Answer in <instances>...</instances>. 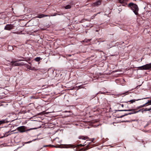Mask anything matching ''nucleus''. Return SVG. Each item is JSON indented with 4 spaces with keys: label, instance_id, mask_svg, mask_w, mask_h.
<instances>
[{
    "label": "nucleus",
    "instance_id": "obj_1",
    "mask_svg": "<svg viewBox=\"0 0 151 151\" xmlns=\"http://www.w3.org/2000/svg\"><path fill=\"white\" fill-rule=\"evenodd\" d=\"M127 6L129 8L131 9L135 14L136 15H138L139 8L136 4L133 3H130L127 5Z\"/></svg>",
    "mask_w": 151,
    "mask_h": 151
},
{
    "label": "nucleus",
    "instance_id": "obj_2",
    "mask_svg": "<svg viewBox=\"0 0 151 151\" xmlns=\"http://www.w3.org/2000/svg\"><path fill=\"white\" fill-rule=\"evenodd\" d=\"M141 110H139L138 111H136L135 109H124V110H119V111H129V112H128L127 113H126L124 114L123 115L121 116H120L121 118H122L124 116H127L128 115H131L132 114H134L136 113L139 112Z\"/></svg>",
    "mask_w": 151,
    "mask_h": 151
},
{
    "label": "nucleus",
    "instance_id": "obj_3",
    "mask_svg": "<svg viewBox=\"0 0 151 151\" xmlns=\"http://www.w3.org/2000/svg\"><path fill=\"white\" fill-rule=\"evenodd\" d=\"M86 145L83 144L82 145V144H79V145H63V148H74L75 147H83L84 146Z\"/></svg>",
    "mask_w": 151,
    "mask_h": 151
},
{
    "label": "nucleus",
    "instance_id": "obj_4",
    "mask_svg": "<svg viewBox=\"0 0 151 151\" xmlns=\"http://www.w3.org/2000/svg\"><path fill=\"white\" fill-rule=\"evenodd\" d=\"M27 127L24 126H21L18 127L17 128V129L21 133H23L24 132H27L28 131L34 129V128H31L29 129H27Z\"/></svg>",
    "mask_w": 151,
    "mask_h": 151
},
{
    "label": "nucleus",
    "instance_id": "obj_5",
    "mask_svg": "<svg viewBox=\"0 0 151 151\" xmlns=\"http://www.w3.org/2000/svg\"><path fill=\"white\" fill-rule=\"evenodd\" d=\"M138 68L139 69L141 70H151V63L139 67Z\"/></svg>",
    "mask_w": 151,
    "mask_h": 151
},
{
    "label": "nucleus",
    "instance_id": "obj_6",
    "mask_svg": "<svg viewBox=\"0 0 151 151\" xmlns=\"http://www.w3.org/2000/svg\"><path fill=\"white\" fill-rule=\"evenodd\" d=\"M79 139H83V140H87V141H90L92 143H95V142L94 141V138L93 139H90L87 136H81L79 137Z\"/></svg>",
    "mask_w": 151,
    "mask_h": 151
},
{
    "label": "nucleus",
    "instance_id": "obj_7",
    "mask_svg": "<svg viewBox=\"0 0 151 151\" xmlns=\"http://www.w3.org/2000/svg\"><path fill=\"white\" fill-rule=\"evenodd\" d=\"M14 26L12 24H7L5 27L4 29L6 30H10L14 29Z\"/></svg>",
    "mask_w": 151,
    "mask_h": 151
},
{
    "label": "nucleus",
    "instance_id": "obj_8",
    "mask_svg": "<svg viewBox=\"0 0 151 151\" xmlns=\"http://www.w3.org/2000/svg\"><path fill=\"white\" fill-rule=\"evenodd\" d=\"M17 62L16 61H12L11 62L12 65L13 66H23L24 65V63H16Z\"/></svg>",
    "mask_w": 151,
    "mask_h": 151
},
{
    "label": "nucleus",
    "instance_id": "obj_9",
    "mask_svg": "<svg viewBox=\"0 0 151 151\" xmlns=\"http://www.w3.org/2000/svg\"><path fill=\"white\" fill-rule=\"evenodd\" d=\"M89 141H86V142H85L84 143V144L86 142V143L85 144L86 145H89V149L90 148L92 147H93L95 146L94 144H91V143H92L91 141L89 142Z\"/></svg>",
    "mask_w": 151,
    "mask_h": 151
},
{
    "label": "nucleus",
    "instance_id": "obj_10",
    "mask_svg": "<svg viewBox=\"0 0 151 151\" xmlns=\"http://www.w3.org/2000/svg\"><path fill=\"white\" fill-rule=\"evenodd\" d=\"M101 0H99L96 2L93 3L92 4V6H98L101 5Z\"/></svg>",
    "mask_w": 151,
    "mask_h": 151
},
{
    "label": "nucleus",
    "instance_id": "obj_11",
    "mask_svg": "<svg viewBox=\"0 0 151 151\" xmlns=\"http://www.w3.org/2000/svg\"><path fill=\"white\" fill-rule=\"evenodd\" d=\"M119 1L120 4H121L122 6H126L127 5V0H119Z\"/></svg>",
    "mask_w": 151,
    "mask_h": 151
},
{
    "label": "nucleus",
    "instance_id": "obj_12",
    "mask_svg": "<svg viewBox=\"0 0 151 151\" xmlns=\"http://www.w3.org/2000/svg\"><path fill=\"white\" fill-rule=\"evenodd\" d=\"M10 121H8L7 119L1 120H0V126L1 125H3V124L8 123Z\"/></svg>",
    "mask_w": 151,
    "mask_h": 151
},
{
    "label": "nucleus",
    "instance_id": "obj_13",
    "mask_svg": "<svg viewBox=\"0 0 151 151\" xmlns=\"http://www.w3.org/2000/svg\"><path fill=\"white\" fill-rule=\"evenodd\" d=\"M89 145H86V146L84 148L80 149L79 150H77V148H76V151H85L89 149Z\"/></svg>",
    "mask_w": 151,
    "mask_h": 151
},
{
    "label": "nucleus",
    "instance_id": "obj_14",
    "mask_svg": "<svg viewBox=\"0 0 151 151\" xmlns=\"http://www.w3.org/2000/svg\"><path fill=\"white\" fill-rule=\"evenodd\" d=\"M50 15H47L44 14H38L37 17L41 18L42 17H45L47 16H50Z\"/></svg>",
    "mask_w": 151,
    "mask_h": 151
},
{
    "label": "nucleus",
    "instance_id": "obj_15",
    "mask_svg": "<svg viewBox=\"0 0 151 151\" xmlns=\"http://www.w3.org/2000/svg\"><path fill=\"white\" fill-rule=\"evenodd\" d=\"M141 110V111L142 112H143L144 111H150V110H151V107L149 109L145 108L142 109Z\"/></svg>",
    "mask_w": 151,
    "mask_h": 151
},
{
    "label": "nucleus",
    "instance_id": "obj_16",
    "mask_svg": "<svg viewBox=\"0 0 151 151\" xmlns=\"http://www.w3.org/2000/svg\"><path fill=\"white\" fill-rule=\"evenodd\" d=\"M42 60V58L40 57H37L34 59V60L37 62H39L40 60Z\"/></svg>",
    "mask_w": 151,
    "mask_h": 151
},
{
    "label": "nucleus",
    "instance_id": "obj_17",
    "mask_svg": "<svg viewBox=\"0 0 151 151\" xmlns=\"http://www.w3.org/2000/svg\"><path fill=\"white\" fill-rule=\"evenodd\" d=\"M61 145H58V146H54V145H49V146H52V147H55V148H57V147H59V148H61L62 147H60V146H61ZM47 146H47V145H46V146H44L43 147H47Z\"/></svg>",
    "mask_w": 151,
    "mask_h": 151
},
{
    "label": "nucleus",
    "instance_id": "obj_18",
    "mask_svg": "<svg viewBox=\"0 0 151 151\" xmlns=\"http://www.w3.org/2000/svg\"><path fill=\"white\" fill-rule=\"evenodd\" d=\"M141 100V99H137V100H135V99H132L131 100H130V101H128L127 102V103L128 102H131V103H132L136 101H138L139 100Z\"/></svg>",
    "mask_w": 151,
    "mask_h": 151
},
{
    "label": "nucleus",
    "instance_id": "obj_19",
    "mask_svg": "<svg viewBox=\"0 0 151 151\" xmlns=\"http://www.w3.org/2000/svg\"><path fill=\"white\" fill-rule=\"evenodd\" d=\"M25 65H26V66L27 69H28L29 70H31V69L32 68V67L31 66H30L29 65L27 64H25Z\"/></svg>",
    "mask_w": 151,
    "mask_h": 151
},
{
    "label": "nucleus",
    "instance_id": "obj_20",
    "mask_svg": "<svg viewBox=\"0 0 151 151\" xmlns=\"http://www.w3.org/2000/svg\"><path fill=\"white\" fill-rule=\"evenodd\" d=\"M71 8V6L70 5H68L65 7V8L66 9H70Z\"/></svg>",
    "mask_w": 151,
    "mask_h": 151
},
{
    "label": "nucleus",
    "instance_id": "obj_21",
    "mask_svg": "<svg viewBox=\"0 0 151 151\" xmlns=\"http://www.w3.org/2000/svg\"><path fill=\"white\" fill-rule=\"evenodd\" d=\"M147 104H148V103H147H147H146L145 104L142 105L141 106V107H143L147 105Z\"/></svg>",
    "mask_w": 151,
    "mask_h": 151
},
{
    "label": "nucleus",
    "instance_id": "obj_22",
    "mask_svg": "<svg viewBox=\"0 0 151 151\" xmlns=\"http://www.w3.org/2000/svg\"><path fill=\"white\" fill-rule=\"evenodd\" d=\"M35 140H36V139L32 140V141H29L27 142H26L25 143V144L29 143H31V142H32V141H35Z\"/></svg>",
    "mask_w": 151,
    "mask_h": 151
},
{
    "label": "nucleus",
    "instance_id": "obj_23",
    "mask_svg": "<svg viewBox=\"0 0 151 151\" xmlns=\"http://www.w3.org/2000/svg\"><path fill=\"white\" fill-rule=\"evenodd\" d=\"M9 132H6V133L5 134L4 136V137H6V136H8L9 135V134H8L9 133Z\"/></svg>",
    "mask_w": 151,
    "mask_h": 151
},
{
    "label": "nucleus",
    "instance_id": "obj_24",
    "mask_svg": "<svg viewBox=\"0 0 151 151\" xmlns=\"http://www.w3.org/2000/svg\"><path fill=\"white\" fill-rule=\"evenodd\" d=\"M124 105L123 104H119V106H121L122 107H124Z\"/></svg>",
    "mask_w": 151,
    "mask_h": 151
},
{
    "label": "nucleus",
    "instance_id": "obj_25",
    "mask_svg": "<svg viewBox=\"0 0 151 151\" xmlns=\"http://www.w3.org/2000/svg\"><path fill=\"white\" fill-rule=\"evenodd\" d=\"M57 15H58V14L55 13H54V14L53 15H50V16H56Z\"/></svg>",
    "mask_w": 151,
    "mask_h": 151
},
{
    "label": "nucleus",
    "instance_id": "obj_26",
    "mask_svg": "<svg viewBox=\"0 0 151 151\" xmlns=\"http://www.w3.org/2000/svg\"><path fill=\"white\" fill-rule=\"evenodd\" d=\"M30 70H36V69H35V68L34 67H32V68Z\"/></svg>",
    "mask_w": 151,
    "mask_h": 151
},
{
    "label": "nucleus",
    "instance_id": "obj_27",
    "mask_svg": "<svg viewBox=\"0 0 151 151\" xmlns=\"http://www.w3.org/2000/svg\"><path fill=\"white\" fill-rule=\"evenodd\" d=\"M147 103H148V104L150 105H151V100L148 101L147 102Z\"/></svg>",
    "mask_w": 151,
    "mask_h": 151
},
{
    "label": "nucleus",
    "instance_id": "obj_28",
    "mask_svg": "<svg viewBox=\"0 0 151 151\" xmlns=\"http://www.w3.org/2000/svg\"><path fill=\"white\" fill-rule=\"evenodd\" d=\"M22 60H22L19 59V60H17L16 61V62H18L20 61H22Z\"/></svg>",
    "mask_w": 151,
    "mask_h": 151
},
{
    "label": "nucleus",
    "instance_id": "obj_29",
    "mask_svg": "<svg viewBox=\"0 0 151 151\" xmlns=\"http://www.w3.org/2000/svg\"><path fill=\"white\" fill-rule=\"evenodd\" d=\"M77 143H79L81 142V141H77Z\"/></svg>",
    "mask_w": 151,
    "mask_h": 151
},
{
    "label": "nucleus",
    "instance_id": "obj_30",
    "mask_svg": "<svg viewBox=\"0 0 151 151\" xmlns=\"http://www.w3.org/2000/svg\"><path fill=\"white\" fill-rule=\"evenodd\" d=\"M63 14V13H61L60 14H58V15H62Z\"/></svg>",
    "mask_w": 151,
    "mask_h": 151
},
{
    "label": "nucleus",
    "instance_id": "obj_31",
    "mask_svg": "<svg viewBox=\"0 0 151 151\" xmlns=\"http://www.w3.org/2000/svg\"><path fill=\"white\" fill-rule=\"evenodd\" d=\"M141 106H139V108H141Z\"/></svg>",
    "mask_w": 151,
    "mask_h": 151
},
{
    "label": "nucleus",
    "instance_id": "obj_32",
    "mask_svg": "<svg viewBox=\"0 0 151 151\" xmlns=\"http://www.w3.org/2000/svg\"><path fill=\"white\" fill-rule=\"evenodd\" d=\"M90 1V0H88V1H87V2H88L89 1Z\"/></svg>",
    "mask_w": 151,
    "mask_h": 151
},
{
    "label": "nucleus",
    "instance_id": "obj_33",
    "mask_svg": "<svg viewBox=\"0 0 151 151\" xmlns=\"http://www.w3.org/2000/svg\"><path fill=\"white\" fill-rule=\"evenodd\" d=\"M18 32H14V33H17V34H18Z\"/></svg>",
    "mask_w": 151,
    "mask_h": 151
},
{
    "label": "nucleus",
    "instance_id": "obj_34",
    "mask_svg": "<svg viewBox=\"0 0 151 151\" xmlns=\"http://www.w3.org/2000/svg\"><path fill=\"white\" fill-rule=\"evenodd\" d=\"M129 104H127V106H128V105Z\"/></svg>",
    "mask_w": 151,
    "mask_h": 151
},
{
    "label": "nucleus",
    "instance_id": "obj_35",
    "mask_svg": "<svg viewBox=\"0 0 151 151\" xmlns=\"http://www.w3.org/2000/svg\"><path fill=\"white\" fill-rule=\"evenodd\" d=\"M69 56H71V55H69Z\"/></svg>",
    "mask_w": 151,
    "mask_h": 151
},
{
    "label": "nucleus",
    "instance_id": "obj_36",
    "mask_svg": "<svg viewBox=\"0 0 151 151\" xmlns=\"http://www.w3.org/2000/svg\"><path fill=\"white\" fill-rule=\"evenodd\" d=\"M22 58H23V59H24V58L23 57H22Z\"/></svg>",
    "mask_w": 151,
    "mask_h": 151
},
{
    "label": "nucleus",
    "instance_id": "obj_37",
    "mask_svg": "<svg viewBox=\"0 0 151 151\" xmlns=\"http://www.w3.org/2000/svg\"><path fill=\"white\" fill-rule=\"evenodd\" d=\"M147 98H146L145 99H147ZM145 98H144V99H145Z\"/></svg>",
    "mask_w": 151,
    "mask_h": 151
},
{
    "label": "nucleus",
    "instance_id": "obj_38",
    "mask_svg": "<svg viewBox=\"0 0 151 151\" xmlns=\"http://www.w3.org/2000/svg\"><path fill=\"white\" fill-rule=\"evenodd\" d=\"M127 92H128L127 91V92H126V93H127Z\"/></svg>",
    "mask_w": 151,
    "mask_h": 151
}]
</instances>
